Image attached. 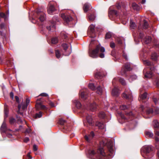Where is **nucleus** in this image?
Instances as JSON below:
<instances>
[{"mask_svg":"<svg viewBox=\"0 0 159 159\" xmlns=\"http://www.w3.org/2000/svg\"><path fill=\"white\" fill-rule=\"evenodd\" d=\"M89 20L91 21H93L95 19V16L94 13L89 14L88 16Z\"/></svg>","mask_w":159,"mask_h":159,"instance_id":"nucleus-21","label":"nucleus"},{"mask_svg":"<svg viewBox=\"0 0 159 159\" xmlns=\"http://www.w3.org/2000/svg\"><path fill=\"white\" fill-rule=\"evenodd\" d=\"M123 97L128 100L129 102L133 100V97L131 91L129 89H126L124 93L122 94Z\"/></svg>","mask_w":159,"mask_h":159,"instance_id":"nucleus-6","label":"nucleus"},{"mask_svg":"<svg viewBox=\"0 0 159 159\" xmlns=\"http://www.w3.org/2000/svg\"><path fill=\"white\" fill-rule=\"evenodd\" d=\"M87 90L85 89V90L80 91V97L83 100L86 99L87 98Z\"/></svg>","mask_w":159,"mask_h":159,"instance_id":"nucleus-10","label":"nucleus"},{"mask_svg":"<svg viewBox=\"0 0 159 159\" xmlns=\"http://www.w3.org/2000/svg\"><path fill=\"white\" fill-rule=\"evenodd\" d=\"M110 46L112 48H114L115 46V44L113 42H111L110 43Z\"/></svg>","mask_w":159,"mask_h":159,"instance_id":"nucleus-57","label":"nucleus"},{"mask_svg":"<svg viewBox=\"0 0 159 159\" xmlns=\"http://www.w3.org/2000/svg\"><path fill=\"white\" fill-rule=\"evenodd\" d=\"M58 39L57 38H53L51 39V43L53 44H55L58 42Z\"/></svg>","mask_w":159,"mask_h":159,"instance_id":"nucleus-33","label":"nucleus"},{"mask_svg":"<svg viewBox=\"0 0 159 159\" xmlns=\"http://www.w3.org/2000/svg\"><path fill=\"white\" fill-rule=\"evenodd\" d=\"M58 123L61 125H63L66 123V121L62 119H60L59 120Z\"/></svg>","mask_w":159,"mask_h":159,"instance_id":"nucleus-39","label":"nucleus"},{"mask_svg":"<svg viewBox=\"0 0 159 159\" xmlns=\"http://www.w3.org/2000/svg\"><path fill=\"white\" fill-rule=\"evenodd\" d=\"M158 99L156 98H153V101L155 104H157L158 103Z\"/></svg>","mask_w":159,"mask_h":159,"instance_id":"nucleus-52","label":"nucleus"},{"mask_svg":"<svg viewBox=\"0 0 159 159\" xmlns=\"http://www.w3.org/2000/svg\"><path fill=\"white\" fill-rule=\"evenodd\" d=\"M4 26H5V25L4 23H2L0 25V27L1 29H2L4 27Z\"/></svg>","mask_w":159,"mask_h":159,"instance_id":"nucleus-61","label":"nucleus"},{"mask_svg":"<svg viewBox=\"0 0 159 159\" xmlns=\"http://www.w3.org/2000/svg\"><path fill=\"white\" fill-rule=\"evenodd\" d=\"M125 69L122 70V71L123 70V73H121L122 75H123L125 73V70H132V68L130 67V64L129 63H127L125 65Z\"/></svg>","mask_w":159,"mask_h":159,"instance_id":"nucleus-15","label":"nucleus"},{"mask_svg":"<svg viewBox=\"0 0 159 159\" xmlns=\"http://www.w3.org/2000/svg\"><path fill=\"white\" fill-rule=\"evenodd\" d=\"M70 45V44H69L66 43H63L62 44V47L64 50V51L66 52L64 53L65 55H69L71 53L70 49L69 48Z\"/></svg>","mask_w":159,"mask_h":159,"instance_id":"nucleus-7","label":"nucleus"},{"mask_svg":"<svg viewBox=\"0 0 159 159\" xmlns=\"http://www.w3.org/2000/svg\"><path fill=\"white\" fill-rule=\"evenodd\" d=\"M144 64L146 66H149L152 65V63L149 61L146 60L143 61Z\"/></svg>","mask_w":159,"mask_h":159,"instance_id":"nucleus-38","label":"nucleus"},{"mask_svg":"<svg viewBox=\"0 0 159 159\" xmlns=\"http://www.w3.org/2000/svg\"><path fill=\"white\" fill-rule=\"evenodd\" d=\"M95 28V26L93 24H92L89 26V30H90L92 33H93L94 32Z\"/></svg>","mask_w":159,"mask_h":159,"instance_id":"nucleus-31","label":"nucleus"},{"mask_svg":"<svg viewBox=\"0 0 159 159\" xmlns=\"http://www.w3.org/2000/svg\"><path fill=\"white\" fill-rule=\"evenodd\" d=\"M96 126H98L100 129H103L105 127V125L104 124L101 123L100 122H97L96 123Z\"/></svg>","mask_w":159,"mask_h":159,"instance_id":"nucleus-28","label":"nucleus"},{"mask_svg":"<svg viewBox=\"0 0 159 159\" xmlns=\"http://www.w3.org/2000/svg\"><path fill=\"white\" fill-rule=\"evenodd\" d=\"M119 81L120 83L123 85H125V81L124 79L122 78H120L119 79Z\"/></svg>","mask_w":159,"mask_h":159,"instance_id":"nucleus-45","label":"nucleus"},{"mask_svg":"<svg viewBox=\"0 0 159 159\" xmlns=\"http://www.w3.org/2000/svg\"><path fill=\"white\" fill-rule=\"evenodd\" d=\"M15 121V119L13 118H11L10 119L9 122L10 124H12Z\"/></svg>","mask_w":159,"mask_h":159,"instance_id":"nucleus-54","label":"nucleus"},{"mask_svg":"<svg viewBox=\"0 0 159 159\" xmlns=\"http://www.w3.org/2000/svg\"><path fill=\"white\" fill-rule=\"evenodd\" d=\"M147 97V94L146 92L144 93L143 94L139 96V100L140 101H142L143 102H144V101H143Z\"/></svg>","mask_w":159,"mask_h":159,"instance_id":"nucleus-16","label":"nucleus"},{"mask_svg":"<svg viewBox=\"0 0 159 159\" xmlns=\"http://www.w3.org/2000/svg\"><path fill=\"white\" fill-rule=\"evenodd\" d=\"M24 141L25 142L27 143L29 141V139L28 137H26L24 139Z\"/></svg>","mask_w":159,"mask_h":159,"instance_id":"nucleus-59","label":"nucleus"},{"mask_svg":"<svg viewBox=\"0 0 159 159\" xmlns=\"http://www.w3.org/2000/svg\"><path fill=\"white\" fill-rule=\"evenodd\" d=\"M130 26L132 29H134L136 25L134 23L132 22L131 21H130Z\"/></svg>","mask_w":159,"mask_h":159,"instance_id":"nucleus-46","label":"nucleus"},{"mask_svg":"<svg viewBox=\"0 0 159 159\" xmlns=\"http://www.w3.org/2000/svg\"><path fill=\"white\" fill-rule=\"evenodd\" d=\"M154 68L153 67L150 68V70L149 72H147V70L146 69H144L143 71V72L144 74V77L146 78H151L152 76V71Z\"/></svg>","mask_w":159,"mask_h":159,"instance_id":"nucleus-8","label":"nucleus"},{"mask_svg":"<svg viewBox=\"0 0 159 159\" xmlns=\"http://www.w3.org/2000/svg\"><path fill=\"white\" fill-rule=\"evenodd\" d=\"M110 143V145H108L107 147L110 152H111L113 151V144L112 143Z\"/></svg>","mask_w":159,"mask_h":159,"instance_id":"nucleus-34","label":"nucleus"},{"mask_svg":"<svg viewBox=\"0 0 159 159\" xmlns=\"http://www.w3.org/2000/svg\"><path fill=\"white\" fill-rule=\"evenodd\" d=\"M42 116V112L41 111L39 112V113H36L35 115V118H39L41 117Z\"/></svg>","mask_w":159,"mask_h":159,"instance_id":"nucleus-47","label":"nucleus"},{"mask_svg":"<svg viewBox=\"0 0 159 159\" xmlns=\"http://www.w3.org/2000/svg\"><path fill=\"white\" fill-rule=\"evenodd\" d=\"M90 5L88 3H85L83 7V9L85 12H87L89 9L90 7Z\"/></svg>","mask_w":159,"mask_h":159,"instance_id":"nucleus-26","label":"nucleus"},{"mask_svg":"<svg viewBox=\"0 0 159 159\" xmlns=\"http://www.w3.org/2000/svg\"><path fill=\"white\" fill-rule=\"evenodd\" d=\"M104 48L99 44L97 45L93 50H89V56L93 58H97L99 55V57L103 58L104 57Z\"/></svg>","mask_w":159,"mask_h":159,"instance_id":"nucleus-1","label":"nucleus"},{"mask_svg":"<svg viewBox=\"0 0 159 159\" xmlns=\"http://www.w3.org/2000/svg\"><path fill=\"white\" fill-rule=\"evenodd\" d=\"M89 153L90 157L94 159L98 158L101 156H106L105 152L102 148H99L96 152L94 150H90Z\"/></svg>","mask_w":159,"mask_h":159,"instance_id":"nucleus-3","label":"nucleus"},{"mask_svg":"<svg viewBox=\"0 0 159 159\" xmlns=\"http://www.w3.org/2000/svg\"><path fill=\"white\" fill-rule=\"evenodd\" d=\"M116 7L119 10L120 9H122V8L124 9L125 8L124 6H121L120 3H118L116 4Z\"/></svg>","mask_w":159,"mask_h":159,"instance_id":"nucleus-42","label":"nucleus"},{"mask_svg":"<svg viewBox=\"0 0 159 159\" xmlns=\"http://www.w3.org/2000/svg\"><path fill=\"white\" fill-rule=\"evenodd\" d=\"M86 120L87 122L89 125H91L92 124L93 121V119L91 116L88 115L86 116Z\"/></svg>","mask_w":159,"mask_h":159,"instance_id":"nucleus-22","label":"nucleus"},{"mask_svg":"<svg viewBox=\"0 0 159 159\" xmlns=\"http://www.w3.org/2000/svg\"><path fill=\"white\" fill-rule=\"evenodd\" d=\"M4 113L6 117H7L8 115V107L7 106H5L4 107Z\"/></svg>","mask_w":159,"mask_h":159,"instance_id":"nucleus-36","label":"nucleus"},{"mask_svg":"<svg viewBox=\"0 0 159 159\" xmlns=\"http://www.w3.org/2000/svg\"><path fill=\"white\" fill-rule=\"evenodd\" d=\"M143 41L145 43L148 44L151 41V37L149 36H146L145 38L143 39Z\"/></svg>","mask_w":159,"mask_h":159,"instance_id":"nucleus-23","label":"nucleus"},{"mask_svg":"<svg viewBox=\"0 0 159 159\" xmlns=\"http://www.w3.org/2000/svg\"><path fill=\"white\" fill-rule=\"evenodd\" d=\"M157 159H159V150L158 151L157 154Z\"/></svg>","mask_w":159,"mask_h":159,"instance_id":"nucleus-64","label":"nucleus"},{"mask_svg":"<svg viewBox=\"0 0 159 159\" xmlns=\"http://www.w3.org/2000/svg\"><path fill=\"white\" fill-rule=\"evenodd\" d=\"M94 136L93 132H91L88 135H85L84 137L85 139L88 142H89Z\"/></svg>","mask_w":159,"mask_h":159,"instance_id":"nucleus-14","label":"nucleus"},{"mask_svg":"<svg viewBox=\"0 0 159 159\" xmlns=\"http://www.w3.org/2000/svg\"><path fill=\"white\" fill-rule=\"evenodd\" d=\"M105 74L102 71H101L97 72L95 75L96 78L98 79H101L103 76H105Z\"/></svg>","mask_w":159,"mask_h":159,"instance_id":"nucleus-13","label":"nucleus"},{"mask_svg":"<svg viewBox=\"0 0 159 159\" xmlns=\"http://www.w3.org/2000/svg\"><path fill=\"white\" fill-rule=\"evenodd\" d=\"M154 122L155 124V128H156L159 129V122H158L157 120H156L154 121Z\"/></svg>","mask_w":159,"mask_h":159,"instance_id":"nucleus-48","label":"nucleus"},{"mask_svg":"<svg viewBox=\"0 0 159 159\" xmlns=\"http://www.w3.org/2000/svg\"><path fill=\"white\" fill-rule=\"evenodd\" d=\"M33 18L35 20H39L43 22L46 19V16L44 13L40 9H37L34 14Z\"/></svg>","mask_w":159,"mask_h":159,"instance_id":"nucleus-4","label":"nucleus"},{"mask_svg":"<svg viewBox=\"0 0 159 159\" xmlns=\"http://www.w3.org/2000/svg\"><path fill=\"white\" fill-rule=\"evenodd\" d=\"M89 89H91L92 90H94L95 89V87L94 84H89Z\"/></svg>","mask_w":159,"mask_h":159,"instance_id":"nucleus-44","label":"nucleus"},{"mask_svg":"<svg viewBox=\"0 0 159 159\" xmlns=\"http://www.w3.org/2000/svg\"><path fill=\"white\" fill-rule=\"evenodd\" d=\"M153 149V148L151 146H144L141 149V154L144 157L151 158L154 155Z\"/></svg>","mask_w":159,"mask_h":159,"instance_id":"nucleus-2","label":"nucleus"},{"mask_svg":"<svg viewBox=\"0 0 159 159\" xmlns=\"http://www.w3.org/2000/svg\"><path fill=\"white\" fill-rule=\"evenodd\" d=\"M15 98L16 99V101L18 103L19 102V99L17 96H15Z\"/></svg>","mask_w":159,"mask_h":159,"instance_id":"nucleus-62","label":"nucleus"},{"mask_svg":"<svg viewBox=\"0 0 159 159\" xmlns=\"http://www.w3.org/2000/svg\"><path fill=\"white\" fill-rule=\"evenodd\" d=\"M148 23L145 20L143 21V28L144 29H146L148 27Z\"/></svg>","mask_w":159,"mask_h":159,"instance_id":"nucleus-40","label":"nucleus"},{"mask_svg":"<svg viewBox=\"0 0 159 159\" xmlns=\"http://www.w3.org/2000/svg\"><path fill=\"white\" fill-rule=\"evenodd\" d=\"M153 112V110L152 108H147L146 109V113L147 115L152 114Z\"/></svg>","mask_w":159,"mask_h":159,"instance_id":"nucleus-29","label":"nucleus"},{"mask_svg":"<svg viewBox=\"0 0 159 159\" xmlns=\"http://www.w3.org/2000/svg\"><path fill=\"white\" fill-rule=\"evenodd\" d=\"M61 17L67 23L72 21L73 20L72 18L70 16L66 15L64 13L61 14Z\"/></svg>","mask_w":159,"mask_h":159,"instance_id":"nucleus-9","label":"nucleus"},{"mask_svg":"<svg viewBox=\"0 0 159 159\" xmlns=\"http://www.w3.org/2000/svg\"><path fill=\"white\" fill-rule=\"evenodd\" d=\"M146 135L150 138H152L153 136V134L152 133L149 132V131H146Z\"/></svg>","mask_w":159,"mask_h":159,"instance_id":"nucleus-41","label":"nucleus"},{"mask_svg":"<svg viewBox=\"0 0 159 159\" xmlns=\"http://www.w3.org/2000/svg\"><path fill=\"white\" fill-rule=\"evenodd\" d=\"M8 16L9 13L8 12L6 14L2 12H0V17L4 18L5 20H7Z\"/></svg>","mask_w":159,"mask_h":159,"instance_id":"nucleus-18","label":"nucleus"},{"mask_svg":"<svg viewBox=\"0 0 159 159\" xmlns=\"http://www.w3.org/2000/svg\"><path fill=\"white\" fill-rule=\"evenodd\" d=\"M56 56L57 58H59L60 57L61 54L58 50H56L55 51Z\"/></svg>","mask_w":159,"mask_h":159,"instance_id":"nucleus-43","label":"nucleus"},{"mask_svg":"<svg viewBox=\"0 0 159 159\" xmlns=\"http://www.w3.org/2000/svg\"><path fill=\"white\" fill-rule=\"evenodd\" d=\"M61 35L63 38H64L65 39L67 37V34L64 32H62L61 33Z\"/></svg>","mask_w":159,"mask_h":159,"instance_id":"nucleus-49","label":"nucleus"},{"mask_svg":"<svg viewBox=\"0 0 159 159\" xmlns=\"http://www.w3.org/2000/svg\"><path fill=\"white\" fill-rule=\"evenodd\" d=\"M155 112L156 114H159V108L157 107L155 110Z\"/></svg>","mask_w":159,"mask_h":159,"instance_id":"nucleus-58","label":"nucleus"},{"mask_svg":"<svg viewBox=\"0 0 159 159\" xmlns=\"http://www.w3.org/2000/svg\"><path fill=\"white\" fill-rule=\"evenodd\" d=\"M6 129V123L4 122L1 127V130L2 132H4Z\"/></svg>","mask_w":159,"mask_h":159,"instance_id":"nucleus-27","label":"nucleus"},{"mask_svg":"<svg viewBox=\"0 0 159 159\" xmlns=\"http://www.w3.org/2000/svg\"><path fill=\"white\" fill-rule=\"evenodd\" d=\"M106 115L103 112H101L99 114V116L101 118H104L106 117Z\"/></svg>","mask_w":159,"mask_h":159,"instance_id":"nucleus-37","label":"nucleus"},{"mask_svg":"<svg viewBox=\"0 0 159 159\" xmlns=\"http://www.w3.org/2000/svg\"><path fill=\"white\" fill-rule=\"evenodd\" d=\"M103 89V88L100 86H98L96 89V93L100 95H102Z\"/></svg>","mask_w":159,"mask_h":159,"instance_id":"nucleus-19","label":"nucleus"},{"mask_svg":"<svg viewBox=\"0 0 159 159\" xmlns=\"http://www.w3.org/2000/svg\"><path fill=\"white\" fill-rule=\"evenodd\" d=\"M30 98L26 97L25 103H22L21 105L19 104L18 105V108L19 111H20V110L21 108L23 110H25L26 109L30 102Z\"/></svg>","mask_w":159,"mask_h":159,"instance_id":"nucleus-5","label":"nucleus"},{"mask_svg":"<svg viewBox=\"0 0 159 159\" xmlns=\"http://www.w3.org/2000/svg\"><path fill=\"white\" fill-rule=\"evenodd\" d=\"M119 114L120 115V116L121 117V118L122 119L124 120H126V119L125 116L122 113H120Z\"/></svg>","mask_w":159,"mask_h":159,"instance_id":"nucleus-53","label":"nucleus"},{"mask_svg":"<svg viewBox=\"0 0 159 159\" xmlns=\"http://www.w3.org/2000/svg\"><path fill=\"white\" fill-rule=\"evenodd\" d=\"M111 93L112 95L113 96H117L119 93L117 88L115 87L114 89L112 90Z\"/></svg>","mask_w":159,"mask_h":159,"instance_id":"nucleus-17","label":"nucleus"},{"mask_svg":"<svg viewBox=\"0 0 159 159\" xmlns=\"http://www.w3.org/2000/svg\"><path fill=\"white\" fill-rule=\"evenodd\" d=\"M118 15L117 11L114 10H110L109 12V16L110 18H111V16H117Z\"/></svg>","mask_w":159,"mask_h":159,"instance_id":"nucleus-20","label":"nucleus"},{"mask_svg":"<svg viewBox=\"0 0 159 159\" xmlns=\"http://www.w3.org/2000/svg\"><path fill=\"white\" fill-rule=\"evenodd\" d=\"M35 107L37 110H45L47 109V107L44 105H42L40 103H36Z\"/></svg>","mask_w":159,"mask_h":159,"instance_id":"nucleus-11","label":"nucleus"},{"mask_svg":"<svg viewBox=\"0 0 159 159\" xmlns=\"http://www.w3.org/2000/svg\"><path fill=\"white\" fill-rule=\"evenodd\" d=\"M97 105L95 103H94L91 104L90 107V109L92 111H94L97 108Z\"/></svg>","mask_w":159,"mask_h":159,"instance_id":"nucleus-30","label":"nucleus"},{"mask_svg":"<svg viewBox=\"0 0 159 159\" xmlns=\"http://www.w3.org/2000/svg\"><path fill=\"white\" fill-rule=\"evenodd\" d=\"M31 132V129L30 128H28V129H26V130L25 131V133H30Z\"/></svg>","mask_w":159,"mask_h":159,"instance_id":"nucleus-55","label":"nucleus"},{"mask_svg":"<svg viewBox=\"0 0 159 159\" xmlns=\"http://www.w3.org/2000/svg\"><path fill=\"white\" fill-rule=\"evenodd\" d=\"M39 96H44V97H47L48 96V95L47 94L45 93H43L40 94Z\"/></svg>","mask_w":159,"mask_h":159,"instance_id":"nucleus-56","label":"nucleus"},{"mask_svg":"<svg viewBox=\"0 0 159 159\" xmlns=\"http://www.w3.org/2000/svg\"><path fill=\"white\" fill-rule=\"evenodd\" d=\"M10 96L11 97L12 99H13L14 98V94L12 92H11L10 93Z\"/></svg>","mask_w":159,"mask_h":159,"instance_id":"nucleus-63","label":"nucleus"},{"mask_svg":"<svg viewBox=\"0 0 159 159\" xmlns=\"http://www.w3.org/2000/svg\"><path fill=\"white\" fill-rule=\"evenodd\" d=\"M111 36V34L110 32H108L107 33L105 38L106 39H109Z\"/></svg>","mask_w":159,"mask_h":159,"instance_id":"nucleus-50","label":"nucleus"},{"mask_svg":"<svg viewBox=\"0 0 159 159\" xmlns=\"http://www.w3.org/2000/svg\"><path fill=\"white\" fill-rule=\"evenodd\" d=\"M127 108L128 107L125 105H122L120 107V108L121 110H124Z\"/></svg>","mask_w":159,"mask_h":159,"instance_id":"nucleus-51","label":"nucleus"},{"mask_svg":"<svg viewBox=\"0 0 159 159\" xmlns=\"http://www.w3.org/2000/svg\"><path fill=\"white\" fill-rule=\"evenodd\" d=\"M158 56V55L156 53H153L151 55V59L154 61H156L157 59Z\"/></svg>","mask_w":159,"mask_h":159,"instance_id":"nucleus-25","label":"nucleus"},{"mask_svg":"<svg viewBox=\"0 0 159 159\" xmlns=\"http://www.w3.org/2000/svg\"><path fill=\"white\" fill-rule=\"evenodd\" d=\"M137 78V76L135 75H131L129 78V81L131 82L134 80H136Z\"/></svg>","mask_w":159,"mask_h":159,"instance_id":"nucleus-32","label":"nucleus"},{"mask_svg":"<svg viewBox=\"0 0 159 159\" xmlns=\"http://www.w3.org/2000/svg\"><path fill=\"white\" fill-rule=\"evenodd\" d=\"M55 10L56 9L54 6L52 5H51L48 7L47 11L49 14H52Z\"/></svg>","mask_w":159,"mask_h":159,"instance_id":"nucleus-12","label":"nucleus"},{"mask_svg":"<svg viewBox=\"0 0 159 159\" xmlns=\"http://www.w3.org/2000/svg\"><path fill=\"white\" fill-rule=\"evenodd\" d=\"M33 150L34 151H36L37 150V146L36 145H34L33 147Z\"/></svg>","mask_w":159,"mask_h":159,"instance_id":"nucleus-60","label":"nucleus"},{"mask_svg":"<svg viewBox=\"0 0 159 159\" xmlns=\"http://www.w3.org/2000/svg\"><path fill=\"white\" fill-rule=\"evenodd\" d=\"M74 103H75L76 106L78 108H80L81 107L80 103L78 100H75L74 101Z\"/></svg>","mask_w":159,"mask_h":159,"instance_id":"nucleus-35","label":"nucleus"},{"mask_svg":"<svg viewBox=\"0 0 159 159\" xmlns=\"http://www.w3.org/2000/svg\"><path fill=\"white\" fill-rule=\"evenodd\" d=\"M133 8L137 11H139L140 9V7L136 3H133L132 6Z\"/></svg>","mask_w":159,"mask_h":159,"instance_id":"nucleus-24","label":"nucleus"}]
</instances>
